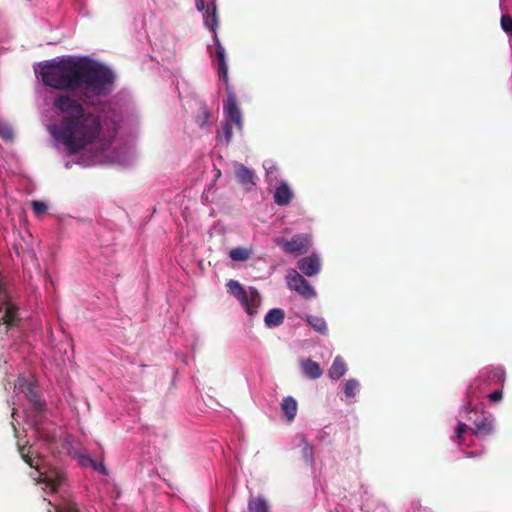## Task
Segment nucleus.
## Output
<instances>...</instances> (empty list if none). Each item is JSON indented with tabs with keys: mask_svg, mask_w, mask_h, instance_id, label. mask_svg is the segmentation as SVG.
<instances>
[{
	"mask_svg": "<svg viewBox=\"0 0 512 512\" xmlns=\"http://www.w3.org/2000/svg\"><path fill=\"white\" fill-rule=\"evenodd\" d=\"M297 407V402L293 397L287 396L283 399L281 403V409L284 412L288 421H292L295 418L297 413Z\"/></svg>",
	"mask_w": 512,
	"mask_h": 512,
	"instance_id": "18",
	"label": "nucleus"
},
{
	"mask_svg": "<svg viewBox=\"0 0 512 512\" xmlns=\"http://www.w3.org/2000/svg\"><path fill=\"white\" fill-rule=\"evenodd\" d=\"M50 134L61 143L68 155H76L95 143L102 133V122L91 112L63 116L59 124L49 127Z\"/></svg>",
	"mask_w": 512,
	"mask_h": 512,
	"instance_id": "2",
	"label": "nucleus"
},
{
	"mask_svg": "<svg viewBox=\"0 0 512 512\" xmlns=\"http://www.w3.org/2000/svg\"><path fill=\"white\" fill-rule=\"evenodd\" d=\"M501 28L507 33L512 35V17L504 14L500 20Z\"/></svg>",
	"mask_w": 512,
	"mask_h": 512,
	"instance_id": "27",
	"label": "nucleus"
},
{
	"mask_svg": "<svg viewBox=\"0 0 512 512\" xmlns=\"http://www.w3.org/2000/svg\"><path fill=\"white\" fill-rule=\"evenodd\" d=\"M35 73L45 86L74 92L84 103H90L93 97L109 95L116 80L110 67L89 57L67 56L44 61L35 68Z\"/></svg>",
	"mask_w": 512,
	"mask_h": 512,
	"instance_id": "1",
	"label": "nucleus"
},
{
	"mask_svg": "<svg viewBox=\"0 0 512 512\" xmlns=\"http://www.w3.org/2000/svg\"><path fill=\"white\" fill-rule=\"evenodd\" d=\"M215 46V59L217 61L218 76L219 79L226 85L227 99L224 103V110L230 120L234 122L238 127H241L242 116L237 106V97L233 91V88L229 85L228 82V65L226 62L225 49L217 37H215Z\"/></svg>",
	"mask_w": 512,
	"mask_h": 512,
	"instance_id": "4",
	"label": "nucleus"
},
{
	"mask_svg": "<svg viewBox=\"0 0 512 512\" xmlns=\"http://www.w3.org/2000/svg\"><path fill=\"white\" fill-rule=\"evenodd\" d=\"M47 512H79V510L75 504L67 503L63 506H53V510L49 508Z\"/></svg>",
	"mask_w": 512,
	"mask_h": 512,
	"instance_id": "26",
	"label": "nucleus"
},
{
	"mask_svg": "<svg viewBox=\"0 0 512 512\" xmlns=\"http://www.w3.org/2000/svg\"><path fill=\"white\" fill-rule=\"evenodd\" d=\"M232 127L230 124L226 123L222 128V135L225 138L226 142L229 143L232 139Z\"/></svg>",
	"mask_w": 512,
	"mask_h": 512,
	"instance_id": "30",
	"label": "nucleus"
},
{
	"mask_svg": "<svg viewBox=\"0 0 512 512\" xmlns=\"http://www.w3.org/2000/svg\"><path fill=\"white\" fill-rule=\"evenodd\" d=\"M493 377H496L498 380H500L501 382H504V376H503V371L501 369H495L493 372Z\"/></svg>",
	"mask_w": 512,
	"mask_h": 512,
	"instance_id": "33",
	"label": "nucleus"
},
{
	"mask_svg": "<svg viewBox=\"0 0 512 512\" xmlns=\"http://www.w3.org/2000/svg\"><path fill=\"white\" fill-rule=\"evenodd\" d=\"M302 444H303V449H302V454H303V458L305 459V461L307 463H312L313 462V457H314V447L312 445H310L305 438H302Z\"/></svg>",
	"mask_w": 512,
	"mask_h": 512,
	"instance_id": "24",
	"label": "nucleus"
},
{
	"mask_svg": "<svg viewBox=\"0 0 512 512\" xmlns=\"http://www.w3.org/2000/svg\"><path fill=\"white\" fill-rule=\"evenodd\" d=\"M468 430V426L465 423H459L455 430V437L458 440L459 444H461L462 435Z\"/></svg>",
	"mask_w": 512,
	"mask_h": 512,
	"instance_id": "29",
	"label": "nucleus"
},
{
	"mask_svg": "<svg viewBox=\"0 0 512 512\" xmlns=\"http://www.w3.org/2000/svg\"><path fill=\"white\" fill-rule=\"evenodd\" d=\"M15 388L19 390V392L24 393L25 398L31 404L35 412H41L44 407V402L42 401L37 387L29 382L24 376H19L15 381Z\"/></svg>",
	"mask_w": 512,
	"mask_h": 512,
	"instance_id": "7",
	"label": "nucleus"
},
{
	"mask_svg": "<svg viewBox=\"0 0 512 512\" xmlns=\"http://www.w3.org/2000/svg\"><path fill=\"white\" fill-rule=\"evenodd\" d=\"M100 469H101L103 474H107L106 468H105V466L103 464L100 465Z\"/></svg>",
	"mask_w": 512,
	"mask_h": 512,
	"instance_id": "34",
	"label": "nucleus"
},
{
	"mask_svg": "<svg viewBox=\"0 0 512 512\" xmlns=\"http://www.w3.org/2000/svg\"><path fill=\"white\" fill-rule=\"evenodd\" d=\"M285 313L280 308H273L265 315L264 322L267 327H277L284 321Z\"/></svg>",
	"mask_w": 512,
	"mask_h": 512,
	"instance_id": "16",
	"label": "nucleus"
},
{
	"mask_svg": "<svg viewBox=\"0 0 512 512\" xmlns=\"http://www.w3.org/2000/svg\"><path fill=\"white\" fill-rule=\"evenodd\" d=\"M347 372V365L341 356L335 357L331 367L328 370V376L332 380L340 379Z\"/></svg>",
	"mask_w": 512,
	"mask_h": 512,
	"instance_id": "15",
	"label": "nucleus"
},
{
	"mask_svg": "<svg viewBox=\"0 0 512 512\" xmlns=\"http://www.w3.org/2000/svg\"><path fill=\"white\" fill-rule=\"evenodd\" d=\"M477 382L478 381L475 380L467 390L468 402L465 405V409L469 415L468 420L474 424V428L472 429L473 434L477 437L484 438L491 435L494 432L495 418L490 413L484 411L478 412L472 406L473 399L477 397Z\"/></svg>",
	"mask_w": 512,
	"mask_h": 512,
	"instance_id": "5",
	"label": "nucleus"
},
{
	"mask_svg": "<svg viewBox=\"0 0 512 512\" xmlns=\"http://www.w3.org/2000/svg\"><path fill=\"white\" fill-rule=\"evenodd\" d=\"M300 365L304 376L308 379L315 380L320 378L323 374L320 365L311 359L302 361Z\"/></svg>",
	"mask_w": 512,
	"mask_h": 512,
	"instance_id": "14",
	"label": "nucleus"
},
{
	"mask_svg": "<svg viewBox=\"0 0 512 512\" xmlns=\"http://www.w3.org/2000/svg\"><path fill=\"white\" fill-rule=\"evenodd\" d=\"M90 462H91V464L93 465V468H95V469H96L97 467H96V464L94 463V461L90 459Z\"/></svg>",
	"mask_w": 512,
	"mask_h": 512,
	"instance_id": "35",
	"label": "nucleus"
},
{
	"mask_svg": "<svg viewBox=\"0 0 512 512\" xmlns=\"http://www.w3.org/2000/svg\"><path fill=\"white\" fill-rule=\"evenodd\" d=\"M287 285L289 289L297 292L304 299H312L316 297L315 289L296 270H292L287 275Z\"/></svg>",
	"mask_w": 512,
	"mask_h": 512,
	"instance_id": "8",
	"label": "nucleus"
},
{
	"mask_svg": "<svg viewBox=\"0 0 512 512\" xmlns=\"http://www.w3.org/2000/svg\"><path fill=\"white\" fill-rule=\"evenodd\" d=\"M203 18L205 25L214 33L213 40L215 41V37L218 38L216 29L219 24L216 0H209L206 3V8L205 11L203 12Z\"/></svg>",
	"mask_w": 512,
	"mask_h": 512,
	"instance_id": "11",
	"label": "nucleus"
},
{
	"mask_svg": "<svg viewBox=\"0 0 512 512\" xmlns=\"http://www.w3.org/2000/svg\"><path fill=\"white\" fill-rule=\"evenodd\" d=\"M235 176L237 181L242 185H255V173L243 164H237L235 166Z\"/></svg>",
	"mask_w": 512,
	"mask_h": 512,
	"instance_id": "13",
	"label": "nucleus"
},
{
	"mask_svg": "<svg viewBox=\"0 0 512 512\" xmlns=\"http://www.w3.org/2000/svg\"><path fill=\"white\" fill-rule=\"evenodd\" d=\"M47 506H52L51 502L46 503Z\"/></svg>",
	"mask_w": 512,
	"mask_h": 512,
	"instance_id": "36",
	"label": "nucleus"
},
{
	"mask_svg": "<svg viewBox=\"0 0 512 512\" xmlns=\"http://www.w3.org/2000/svg\"><path fill=\"white\" fill-rule=\"evenodd\" d=\"M503 393L502 390H496L488 395V398L492 402H498L502 399Z\"/></svg>",
	"mask_w": 512,
	"mask_h": 512,
	"instance_id": "31",
	"label": "nucleus"
},
{
	"mask_svg": "<svg viewBox=\"0 0 512 512\" xmlns=\"http://www.w3.org/2000/svg\"><path fill=\"white\" fill-rule=\"evenodd\" d=\"M359 382L355 379H349L345 382L344 393L348 398H353L356 395V391L359 389Z\"/></svg>",
	"mask_w": 512,
	"mask_h": 512,
	"instance_id": "23",
	"label": "nucleus"
},
{
	"mask_svg": "<svg viewBox=\"0 0 512 512\" xmlns=\"http://www.w3.org/2000/svg\"><path fill=\"white\" fill-rule=\"evenodd\" d=\"M274 242L285 253L292 254L294 256L307 253L311 245L310 237L305 234H296L290 240L278 237Z\"/></svg>",
	"mask_w": 512,
	"mask_h": 512,
	"instance_id": "6",
	"label": "nucleus"
},
{
	"mask_svg": "<svg viewBox=\"0 0 512 512\" xmlns=\"http://www.w3.org/2000/svg\"><path fill=\"white\" fill-rule=\"evenodd\" d=\"M248 512H270V509L265 499L254 497L248 502Z\"/></svg>",
	"mask_w": 512,
	"mask_h": 512,
	"instance_id": "20",
	"label": "nucleus"
},
{
	"mask_svg": "<svg viewBox=\"0 0 512 512\" xmlns=\"http://www.w3.org/2000/svg\"><path fill=\"white\" fill-rule=\"evenodd\" d=\"M195 6H196V9L199 12H204L205 11L206 4H205L204 0H195Z\"/></svg>",
	"mask_w": 512,
	"mask_h": 512,
	"instance_id": "32",
	"label": "nucleus"
},
{
	"mask_svg": "<svg viewBox=\"0 0 512 512\" xmlns=\"http://www.w3.org/2000/svg\"><path fill=\"white\" fill-rule=\"evenodd\" d=\"M52 105L59 114H64V116L80 114L85 111L77 99L64 94L57 95Z\"/></svg>",
	"mask_w": 512,
	"mask_h": 512,
	"instance_id": "9",
	"label": "nucleus"
},
{
	"mask_svg": "<svg viewBox=\"0 0 512 512\" xmlns=\"http://www.w3.org/2000/svg\"><path fill=\"white\" fill-rule=\"evenodd\" d=\"M261 298L259 292L255 288H250L247 292L246 303H241L248 314H253L255 309L260 305Z\"/></svg>",
	"mask_w": 512,
	"mask_h": 512,
	"instance_id": "17",
	"label": "nucleus"
},
{
	"mask_svg": "<svg viewBox=\"0 0 512 512\" xmlns=\"http://www.w3.org/2000/svg\"><path fill=\"white\" fill-rule=\"evenodd\" d=\"M299 270L308 277L317 275L321 270L320 259L316 255L304 257L298 261Z\"/></svg>",
	"mask_w": 512,
	"mask_h": 512,
	"instance_id": "10",
	"label": "nucleus"
},
{
	"mask_svg": "<svg viewBox=\"0 0 512 512\" xmlns=\"http://www.w3.org/2000/svg\"><path fill=\"white\" fill-rule=\"evenodd\" d=\"M31 207L35 215L41 216L46 213L48 206L46 203L42 201H32Z\"/></svg>",
	"mask_w": 512,
	"mask_h": 512,
	"instance_id": "25",
	"label": "nucleus"
},
{
	"mask_svg": "<svg viewBox=\"0 0 512 512\" xmlns=\"http://www.w3.org/2000/svg\"><path fill=\"white\" fill-rule=\"evenodd\" d=\"M0 137L4 140H12L13 131L12 129L4 122L0 120Z\"/></svg>",
	"mask_w": 512,
	"mask_h": 512,
	"instance_id": "28",
	"label": "nucleus"
},
{
	"mask_svg": "<svg viewBox=\"0 0 512 512\" xmlns=\"http://www.w3.org/2000/svg\"><path fill=\"white\" fill-rule=\"evenodd\" d=\"M228 291L236 297L240 303H246L247 300V291L242 287V285L236 280H230L227 283Z\"/></svg>",
	"mask_w": 512,
	"mask_h": 512,
	"instance_id": "19",
	"label": "nucleus"
},
{
	"mask_svg": "<svg viewBox=\"0 0 512 512\" xmlns=\"http://www.w3.org/2000/svg\"><path fill=\"white\" fill-rule=\"evenodd\" d=\"M229 256L234 261H246L250 257V252L246 248L237 247L230 251Z\"/></svg>",
	"mask_w": 512,
	"mask_h": 512,
	"instance_id": "22",
	"label": "nucleus"
},
{
	"mask_svg": "<svg viewBox=\"0 0 512 512\" xmlns=\"http://www.w3.org/2000/svg\"><path fill=\"white\" fill-rule=\"evenodd\" d=\"M307 322L317 332L321 334L327 333V324L324 318L314 315L307 316Z\"/></svg>",
	"mask_w": 512,
	"mask_h": 512,
	"instance_id": "21",
	"label": "nucleus"
},
{
	"mask_svg": "<svg viewBox=\"0 0 512 512\" xmlns=\"http://www.w3.org/2000/svg\"><path fill=\"white\" fill-rule=\"evenodd\" d=\"M274 202L279 206H286L288 205L292 198H293V192L289 188L288 184L286 182H282L275 190L274 192Z\"/></svg>",
	"mask_w": 512,
	"mask_h": 512,
	"instance_id": "12",
	"label": "nucleus"
},
{
	"mask_svg": "<svg viewBox=\"0 0 512 512\" xmlns=\"http://www.w3.org/2000/svg\"><path fill=\"white\" fill-rule=\"evenodd\" d=\"M18 452L21 458L31 467L34 468L37 473V482L44 483L51 491L55 492L64 483L65 475L63 472L49 469L47 470L42 457L36 453L32 446L18 443Z\"/></svg>",
	"mask_w": 512,
	"mask_h": 512,
	"instance_id": "3",
	"label": "nucleus"
}]
</instances>
